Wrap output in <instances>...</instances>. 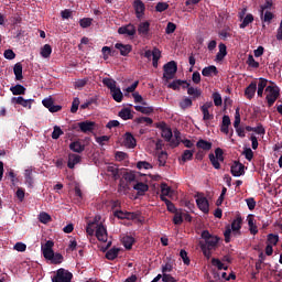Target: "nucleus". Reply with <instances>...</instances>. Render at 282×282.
Here are the masks:
<instances>
[{
	"label": "nucleus",
	"mask_w": 282,
	"mask_h": 282,
	"mask_svg": "<svg viewBox=\"0 0 282 282\" xmlns=\"http://www.w3.org/2000/svg\"><path fill=\"white\" fill-rule=\"evenodd\" d=\"M53 248L54 241L47 240L45 245L42 246V254L44 259L51 261V263H54L55 265H58V263H63V254L54 253Z\"/></svg>",
	"instance_id": "1"
},
{
	"label": "nucleus",
	"mask_w": 282,
	"mask_h": 282,
	"mask_svg": "<svg viewBox=\"0 0 282 282\" xmlns=\"http://www.w3.org/2000/svg\"><path fill=\"white\" fill-rule=\"evenodd\" d=\"M163 78L169 82L174 79L177 72V63L172 59L163 66Z\"/></svg>",
	"instance_id": "2"
},
{
	"label": "nucleus",
	"mask_w": 282,
	"mask_h": 282,
	"mask_svg": "<svg viewBox=\"0 0 282 282\" xmlns=\"http://www.w3.org/2000/svg\"><path fill=\"white\" fill-rule=\"evenodd\" d=\"M265 93H267L265 99L268 101V106L272 107L276 102V99L280 97V89L278 88V86L269 85L265 88Z\"/></svg>",
	"instance_id": "3"
},
{
	"label": "nucleus",
	"mask_w": 282,
	"mask_h": 282,
	"mask_svg": "<svg viewBox=\"0 0 282 282\" xmlns=\"http://www.w3.org/2000/svg\"><path fill=\"white\" fill-rule=\"evenodd\" d=\"M144 58H147L148 61H153V67L158 68V63L159 59L162 57V53L160 51V48L154 47L152 51L151 50H145V53L142 54Z\"/></svg>",
	"instance_id": "4"
},
{
	"label": "nucleus",
	"mask_w": 282,
	"mask_h": 282,
	"mask_svg": "<svg viewBox=\"0 0 282 282\" xmlns=\"http://www.w3.org/2000/svg\"><path fill=\"white\" fill-rule=\"evenodd\" d=\"M200 237L205 240V246L208 247V250H212L218 245L219 239L217 236H213L208 230L202 231Z\"/></svg>",
	"instance_id": "5"
},
{
	"label": "nucleus",
	"mask_w": 282,
	"mask_h": 282,
	"mask_svg": "<svg viewBox=\"0 0 282 282\" xmlns=\"http://www.w3.org/2000/svg\"><path fill=\"white\" fill-rule=\"evenodd\" d=\"M52 282H72V272L65 269H58L52 278Z\"/></svg>",
	"instance_id": "6"
},
{
	"label": "nucleus",
	"mask_w": 282,
	"mask_h": 282,
	"mask_svg": "<svg viewBox=\"0 0 282 282\" xmlns=\"http://www.w3.org/2000/svg\"><path fill=\"white\" fill-rule=\"evenodd\" d=\"M138 33L143 40H151V23L149 21L140 22Z\"/></svg>",
	"instance_id": "7"
},
{
	"label": "nucleus",
	"mask_w": 282,
	"mask_h": 282,
	"mask_svg": "<svg viewBox=\"0 0 282 282\" xmlns=\"http://www.w3.org/2000/svg\"><path fill=\"white\" fill-rule=\"evenodd\" d=\"M209 108H213V101H207L200 106V111L203 113V121L208 126V121L214 120V115L209 111Z\"/></svg>",
	"instance_id": "8"
},
{
	"label": "nucleus",
	"mask_w": 282,
	"mask_h": 282,
	"mask_svg": "<svg viewBox=\"0 0 282 282\" xmlns=\"http://www.w3.org/2000/svg\"><path fill=\"white\" fill-rule=\"evenodd\" d=\"M122 178L127 182L124 185V182L121 180L119 183L120 187L129 188V184L135 182V173L134 172H127V170H122Z\"/></svg>",
	"instance_id": "9"
},
{
	"label": "nucleus",
	"mask_w": 282,
	"mask_h": 282,
	"mask_svg": "<svg viewBox=\"0 0 282 282\" xmlns=\"http://www.w3.org/2000/svg\"><path fill=\"white\" fill-rule=\"evenodd\" d=\"M74 203L76 205H83L85 204V195L83 194V191L80 189V184L77 182H74Z\"/></svg>",
	"instance_id": "10"
},
{
	"label": "nucleus",
	"mask_w": 282,
	"mask_h": 282,
	"mask_svg": "<svg viewBox=\"0 0 282 282\" xmlns=\"http://www.w3.org/2000/svg\"><path fill=\"white\" fill-rule=\"evenodd\" d=\"M243 219L240 215H238L231 223V230L234 236H241Z\"/></svg>",
	"instance_id": "11"
},
{
	"label": "nucleus",
	"mask_w": 282,
	"mask_h": 282,
	"mask_svg": "<svg viewBox=\"0 0 282 282\" xmlns=\"http://www.w3.org/2000/svg\"><path fill=\"white\" fill-rule=\"evenodd\" d=\"M80 131L84 133L94 132L96 129V121L85 120L77 123Z\"/></svg>",
	"instance_id": "12"
},
{
	"label": "nucleus",
	"mask_w": 282,
	"mask_h": 282,
	"mask_svg": "<svg viewBox=\"0 0 282 282\" xmlns=\"http://www.w3.org/2000/svg\"><path fill=\"white\" fill-rule=\"evenodd\" d=\"M42 104L46 109H48V111H51V113H56L61 111V109H63V107L58 105H54V99H52V97L43 99Z\"/></svg>",
	"instance_id": "13"
},
{
	"label": "nucleus",
	"mask_w": 282,
	"mask_h": 282,
	"mask_svg": "<svg viewBox=\"0 0 282 282\" xmlns=\"http://www.w3.org/2000/svg\"><path fill=\"white\" fill-rule=\"evenodd\" d=\"M231 175L235 177H240L245 175V165L239 161H235L231 164Z\"/></svg>",
	"instance_id": "14"
},
{
	"label": "nucleus",
	"mask_w": 282,
	"mask_h": 282,
	"mask_svg": "<svg viewBox=\"0 0 282 282\" xmlns=\"http://www.w3.org/2000/svg\"><path fill=\"white\" fill-rule=\"evenodd\" d=\"M12 105H21V107H28V109H32V102L34 99H25L22 96L13 97L11 99Z\"/></svg>",
	"instance_id": "15"
},
{
	"label": "nucleus",
	"mask_w": 282,
	"mask_h": 282,
	"mask_svg": "<svg viewBox=\"0 0 282 282\" xmlns=\"http://www.w3.org/2000/svg\"><path fill=\"white\" fill-rule=\"evenodd\" d=\"M123 145L128 149H135L137 147L135 137L130 132H126L123 134Z\"/></svg>",
	"instance_id": "16"
},
{
	"label": "nucleus",
	"mask_w": 282,
	"mask_h": 282,
	"mask_svg": "<svg viewBox=\"0 0 282 282\" xmlns=\"http://www.w3.org/2000/svg\"><path fill=\"white\" fill-rule=\"evenodd\" d=\"M161 138H163L166 142L170 143V147H172L173 130L166 127L165 123L161 126Z\"/></svg>",
	"instance_id": "17"
},
{
	"label": "nucleus",
	"mask_w": 282,
	"mask_h": 282,
	"mask_svg": "<svg viewBox=\"0 0 282 282\" xmlns=\"http://www.w3.org/2000/svg\"><path fill=\"white\" fill-rule=\"evenodd\" d=\"M118 33L120 35L134 36L137 33V29H135V25L128 24V25H123V26L119 28Z\"/></svg>",
	"instance_id": "18"
},
{
	"label": "nucleus",
	"mask_w": 282,
	"mask_h": 282,
	"mask_svg": "<svg viewBox=\"0 0 282 282\" xmlns=\"http://www.w3.org/2000/svg\"><path fill=\"white\" fill-rule=\"evenodd\" d=\"M96 237L99 241H102L104 243L107 242L108 232H107L105 225H102V224L97 225Z\"/></svg>",
	"instance_id": "19"
},
{
	"label": "nucleus",
	"mask_w": 282,
	"mask_h": 282,
	"mask_svg": "<svg viewBox=\"0 0 282 282\" xmlns=\"http://www.w3.org/2000/svg\"><path fill=\"white\" fill-rule=\"evenodd\" d=\"M115 48L120 52L122 57H127V55L132 52V45L130 44L116 43Z\"/></svg>",
	"instance_id": "20"
},
{
	"label": "nucleus",
	"mask_w": 282,
	"mask_h": 282,
	"mask_svg": "<svg viewBox=\"0 0 282 282\" xmlns=\"http://www.w3.org/2000/svg\"><path fill=\"white\" fill-rule=\"evenodd\" d=\"M196 204L202 213L208 214L209 213V203L206 197H199L196 199Z\"/></svg>",
	"instance_id": "21"
},
{
	"label": "nucleus",
	"mask_w": 282,
	"mask_h": 282,
	"mask_svg": "<svg viewBox=\"0 0 282 282\" xmlns=\"http://www.w3.org/2000/svg\"><path fill=\"white\" fill-rule=\"evenodd\" d=\"M257 88H258V83L257 82H251L246 90H245V95L248 99H252L254 96H256V91H257Z\"/></svg>",
	"instance_id": "22"
},
{
	"label": "nucleus",
	"mask_w": 282,
	"mask_h": 282,
	"mask_svg": "<svg viewBox=\"0 0 282 282\" xmlns=\"http://www.w3.org/2000/svg\"><path fill=\"white\" fill-rule=\"evenodd\" d=\"M247 221H248V227H249V231L252 236H257L259 232L258 226L254 223V217L253 215H248L247 217Z\"/></svg>",
	"instance_id": "23"
},
{
	"label": "nucleus",
	"mask_w": 282,
	"mask_h": 282,
	"mask_svg": "<svg viewBox=\"0 0 282 282\" xmlns=\"http://www.w3.org/2000/svg\"><path fill=\"white\" fill-rule=\"evenodd\" d=\"M24 180L29 188H32V186H34V173L32 172V169H28L24 171Z\"/></svg>",
	"instance_id": "24"
},
{
	"label": "nucleus",
	"mask_w": 282,
	"mask_h": 282,
	"mask_svg": "<svg viewBox=\"0 0 282 282\" xmlns=\"http://www.w3.org/2000/svg\"><path fill=\"white\" fill-rule=\"evenodd\" d=\"M173 133H174V138H172L171 148H178L183 141L182 133L178 129H175Z\"/></svg>",
	"instance_id": "25"
},
{
	"label": "nucleus",
	"mask_w": 282,
	"mask_h": 282,
	"mask_svg": "<svg viewBox=\"0 0 282 282\" xmlns=\"http://www.w3.org/2000/svg\"><path fill=\"white\" fill-rule=\"evenodd\" d=\"M218 48H219V51H218V53L216 54V61H217V62H221V61H224V58H225V57L227 56V54H228V52H227V45L220 43V44L218 45Z\"/></svg>",
	"instance_id": "26"
},
{
	"label": "nucleus",
	"mask_w": 282,
	"mask_h": 282,
	"mask_svg": "<svg viewBox=\"0 0 282 282\" xmlns=\"http://www.w3.org/2000/svg\"><path fill=\"white\" fill-rule=\"evenodd\" d=\"M118 116L121 117L123 121L133 120L134 118L132 110L130 108H122L119 111Z\"/></svg>",
	"instance_id": "27"
},
{
	"label": "nucleus",
	"mask_w": 282,
	"mask_h": 282,
	"mask_svg": "<svg viewBox=\"0 0 282 282\" xmlns=\"http://www.w3.org/2000/svg\"><path fill=\"white\" fill-rule=\"evenodd\" d=\"M133 7H134L135 14L138 18H140L142 14H144L145 6L142 2V0H134Z\"/></svg>",
	"instance_id": "28"
},
{
	"label": "nucleus",
	"mask_w": 282,
	"mask_h": 282,
	"mask_svg": "<svg viewBox=\"0 0 282 282\" xmlns=\"http://www.w3.org/2000/svg\"><path fill=\"white\" fill-rule=\"evenodd\" d=\"M10 91L13 94V96H25L26 89L23 85L17 84L15 86L10 87Z\"/></svg>",
	"instance_id": "29"
},
{
	"label": "nucleus",
	"mask_w": 282,
	"mask_h": 282,
	"mask_svg": "<svg viewBox=\"0 0 282 282\" xmlns=\"http://www.w3.org/2000/svg\"><path fill=\"white\" fill-rule=\"evenodd\" d=\"M107 172L110 173L115 180H119L123 174V170H119L116 165H108Z\"/></svg>",
	"instance_id": "30"
},
{
	"label": "nucleus",
	"mask_w": 282,
	"mask_h": 282,
	"mask_svg": "<svg viewBox=\"0 0 282 282\" xmlns=\"http://www.w3.org/2000/svg\"><path fill=\"white\" fill-rule=\"evenodd\" d=\"M135 243V239L133 238V236H123L122 238V246L128 249L131 250L133 245Z\"/></svg>",
	"instance_id": "31"
},
{
	"label": "nucleus",
	"mask_w": 282,
	"mask_h": 282,
	"mask_svg": "<svg viewBox=\"0 0 282 282\" xmlns=\"http://www.w3.org/2000/svg\"><path fill=\"white\" fill-rule=\"evenodd\" d=\"M213 73L215 76L218 74V69L215 65L206 66L202 70L204 77H210Z\"/></svg>",
	"instance_id": "32"
},
{
	"label": "nucleus",
	"mask_w": 282,
	"mask_h": 282,
	"mask_svg": "<svg viewBox=\"0 0 282 282\" xmlns=\"http://www.w3.org/2000/svg\"><path fill=\"white\" fill-rule=\"evenodd\" d=\"M13 74L15 76V80H23V65H21V63H17L14 65Z\"/></svg>",
	"instance_id": "33"
},
{
	"label": "nucleus",
	"mask_w": 282,
	"mask_h": 282,
	"mask_svg": "<svg viewBox=\"0 0 282 282\" xmlns=\"http://www.w3.org/2000/svg\"><path fill=\"white\" fill-rule=\"evenodd\" d=\"M196 148L204 151H210L213 149V143L206 141L205 139H199V141L196 143Z\"/></svg>",
	"instance_id": "34"
},
{
	"label": "nucleus",
	"mask_w": 282,
	"mask_h": 282,
	"mask_svg": "<svg viewBox=\"0 0 282 282\" xmlns=\"http://www.w3.org/2000/svg\"><path fill=\"white\" fill-rule=\"evenodd\" d=\"M212 265L216 267L218 271H228V265H225V263L220 259L213 258Z\"/></svg>",
	"instance_id": "35"
},
{
	"label": "nucleus",
	"mask_w": 282,
	"mask_h": 282,
	"mask_svg": "<svg viewBox=\"0 0 282 282\" xmlns=\"http://www.w3.org/2000/svg\"><path fill=\"white\" fill-rule=\"evenodd\" d=\"M267 86H268V80L264 79L263 77H261V78L259 79V83H258V90H257V95H258L259 97H262V96H263V91H264V89L267 88Z\"/></svg>",
	"instance_id": "36"
},
{
	"label": "nucleus",
	"mask_w": 282,
	"mask_h": 282,
	"mask_svg": "<svg viewBox=\"0 0 282 282\" xmlns=\"http://www.w3.org/2000/svg\"><path fill=\"white\" fill-rule=\"evenodd\" d=\"M89 83V78L88 77H84V79H75L74 80V88L82 90L85 86H87Z\"/></svg>",
	"instance_id": "37"
},
{
	"label": "nucleus",
	"mask_w": 282,
	"mask_h": 282,
	"mask_svg": "<svg viewBox=\"0 0 282 282\" xmlns=\"http://www.w3.org/2000/svg\"><path fill=\"white\" fill-rule=\"evenodd\" d=\"M134 191H137L140 195L149 192V185H147L145 183L142 182H138L135 183V185L133 186Z\"/></svg>",
	"instance_id": "38"
},
{
	"label": "nucleus",
	"mask_w": 282,
	"mask_h": 282,
	"mask_svg": "<svg viewBox=\"0 0 282 282\" xmlns=\"http://www.w3.org/2000/svg\"><path fill=\"white\" fill-rule=\"evenodd\" d=\"M85 143L83 141H75L72 143V151L73 152H77V153H80L83 151H85Z\"/></svg>",
	"instance_id": "39"
},
{
	"label": "nucleus",
	"mask_w": 282,
	"mask_h": 282,
	"mask_svg": "<svg viewBox=\"0 0 282 282\" xmlns=\"http://www.w3.org/2000/svg\"><path fill=\"white\" fill-rule=\"evenodd\" d=\"M110 94L116 102H122L123 94L120 88H117V86H116L115 89Z\"/></svg>",
	"instance_id": "40"
},
{
	"label": "nucleus",
	"mask_w": 282,
	"mask_h": 282,
	"mask_svg": "<svg viewBox=\"0 0 282 282\" xmlns=\"http://www.w3.org/2000/svg\"><path fill=\"white\" fill-rule=\"evenodd\" d=\"M42 58H50L52 56V45L45 44L40 52Z\"/></svg>",
	"instance_id": "41"
},
{
	"label": "nucleus",
	"mask_w": 282,
	"mask_h": 282,
	"mask_svg": "<svg viewBox=\"0 0 282 282\" xmlns=\"http://www.w3.org/2000/svg\"><path fill=\"white\" fill-rule=\"evenodd\" d=\"M119 253H120V249H119V248L109 249V250L106 252V259H108V260H115L116 258H118Z\"/></svg>",
	"instance_id": "42"
},
{
	"label": "nucleus",
	"mask_w": 282,
	"mask_h": 282,
	"mask_svg": "<svg viewBox=\"0 0 282 282\" xmlns=\"http://www.w3.org/2000/svg\"><path fill=\"white\" fill-rule=\"evenodd\" d=\"M180 108L185 111V109H188L193 106V100L188 97H185L178 102Z\"/></svg>",
	"instance_id": "43"
},
{
	"label": "nucleus",
	"mask_w": 282,
	"mask_h": 282,
	"mask_svg": "<svg viewBox=\"0 0 282 282\" xmlns=\"http://www.w3.org/2000/svg\"><path fill=\"white\" fill-rule=\"evenodd\" d=\"M104 85L110 89V93L116 88L117 82L111 79L110 77H104L102 79Z\"/></svg>",
	"instance_id": "44"
},
{
	"label": "nucleus",
	"mask_w": 282,
	"mask_h": 282,
	"mask_svg": "<svg viewBox=\"0 0 282 282\" xmlns=\"http://www.w3.org/2000/svg\"><path fill=\"white\" fill-rule=\"evenodd\" d=\"M273 7L272 0H265V2L260 7V17L263 18L265 10H271Z\"/></svg>",
	"instance_id": "45"
},
{
	"label": "nucleus",
	"mask_w": 282,
	"mask_h": 282,
	"mask_svg": "<svg viewBox=\"0 0 282 282\" xmlns=\"http://www.w3.org/2000/svg\"><path fill=\"white\" fill-rule=\"evenodd\" d=\"M187 95L192 96V99H197L202 96V90L189 86V88L187 89Z\"/></svg>",
	"instance_id": "46"
},
{
	"label": "nucleus",
	"mask_w": 282,
	"mask_h": 282,
	"mask_svg": "<svg viewBox=\"0 0 282 282\" xmlns=\"http://www.w3.org/2000/svg\"><path fill=\"white\" fill-rule=\"evenodd\" d=\"M208 159L210 161V164L216 169V170H220L221 169V164L220 161L218 159H216V156L214 155V153H209L208 154Z\"/></svg>",
	"instance_id": "47"
},
{
	"label": "nucleus",
	"mask_w": 282,
	"mask_h": 282,
	"mask_svg": "<svg viewBox=\"0 0 282 282\" xmlns=\"http://www.w3.org/2000/svg\"><path fill=\"white\" fill-rule=\"evenodd\" d=\"M254 18L252 15V13H247V17L243 19V21L240 24V29H245L247 26H249V24H251L253 22Z\"/></svg>",
	"instance_id": "48"
},
{
	"label": "nucleus",
	"mask_w": 282,
	"mask_h": 282,
	"mask_svg": "<svg viewBox=\"0 0 282 282\" xmlns=\"http://www.w3.org/2000/svg\"><path fill=\"white\" fill-rule=\"evenodd\" d=\"M169 8H170V4L167 2H158L155 6V12L163 13V12H166Z\"/></svg>",
	"instance_id": "49"
},
{
	"label": "nucleus",
	"mask_w": 282,
	"mask_h": 282,
	"mask_svg": "<svg viewBox=\"0 0 282 282\" xmlns=\"http://www.w3.org/2000/svg\"><path fill=\"white\" fill-rule=\"evenodd\" d=\"M265 259H267L265 254L261 251V252L259 253V259L256 261V270H257L258 272L261 271V269H262V263L264 262Z\"/></svg>",
	"instance_id": "50"
},
{
	"label": "nucleus",
	"mask_w": 282,
	"mask_h": 282,
	"mask_svg": "<svg viewBox=\"0 0 282 282\" xmlns=\"http://www.w3.org/2000/svg\"><path fill=\"white\" fill-rule=\"evenodd\" d=\"M267 241H268V245L271 247L276 246L279 243V235L269 234Z\"/></svg>",
	"instance_id": "51"
},
{
	"label": "nucleus",
	"mask_w": 282,
	"mask_h": 282,
	"mask_svg": "<svg viewBox=\"0 0 282 282\" xmlns=\"http://www.w3.org/2000/svg\"><path fill=\"white\" fill-rule=\"evenodd\" d=\"M39 219L41 221V224H50V221H52V216H50V214L42 212L39 215Z\"/></svg>",
	"instance_id": "52"
},
{
	"label": "nucleus",
	"mask_w": 282,
	"mask_h": 282,
	"mask_svg": "<svg viewBox=\"0 0 282 282\" xmlns=\"http://www.w3.org/2000/svg\"><path fill=\"white\" fill-rule=\"evenodd\" d=\"M167 160V153L162 151L158 154L159 166H165Z\"/></svg>",
	"instance_id": "53"
},
{
	"label": "nucleus",
	"mask_w": 282,
	"mask_h": 282,
	"mask_svg": "<svg viewBox=\"0 0 282 282\" xmlns=\"http://www.w3.org/2000/svg\"><path fill=\"white\" fill-rule=\"evenodd\" d=\"M229 31H230V29H224V30L219 31L218 35H219L220 40L226 41V40H228V37H231L232 34Z\"/></svg>",
	"instance_id": "54"
},
{
	"label": "nucleus",
	"mask_w": 282,
	"mask_h": 282,
	"mask_svg": "<svg viewBox=\"0 0 282 282\" xmlns=\"http://www.w3.org/2000/svg\"><path fill=\"white\" fill-rule=\"evenodd\" d=\"M195 151L194 150H185L182 154V160L184 162L191 161L193 159Z\"/></svg>",
	"instance_id": "55"
},
{
	"label": "nucleus",
	"mask_w": 282,
	"mask_h": 282,
	"mask_svg": "<svg viewBox=\"0 0 282 282\" xmlns=\"http://www.w3.org/2000/svg\"><path fill=\"white\" fill-rule=\"evenodd\" d=\"M134 122H137L138 124L145 122L148 126H151L153 123V119H151L150 117H139L134 120Z\"/></svg>",
	"instance_id": "56"
},
{
	"label": "nucleus",
	"mask_w": 282,
	"mask_h": 282,
	"mask_svg": "<svg viewBox=\"0 0 282 282\" xmlns=\"http://www.w3.org/2000/svg\"><path fill=\"white\" fill-rule=\"evenodd\" d=\"M184 80L177 79L169 84V88H172L173 90H180Z\"/></svg>",
	"instance_id": "57"
},
{
	"label": "nucleus",
	"mask_w": 282,
	"mask_h": 282,
	"mask_svg": "<svg viewBox=\"0 0 282 282\" xmlns=\"http://www.w3.org/2000/svg\"><path fill=\"white\" fill-rule=\"evenodd\" d=\"M247 64L249 67L251 68H259L260 67V63L256 62V59L253 58L252 55H249L247 58Z\"/></svg>",
	"instance_id": "58"
},
{
	"label": "nucleus",
	"mask_w": 282,
	"mask_h": 282,
	"mask_svg": "<svg viewBox=\"0 0 282 282\" xmlns=\"http://www.w3.org/2000/svg\"><path fill=\"white\" fill-rule=\"evenodd\" d=\"M61 135H63V130L61 129V127L55 126L54 130L52 132L53 140H58L61 138Z\"/></svg>",
	"instance_id": "59"
},
{
	"label": "nucleus",
	"mask_w": 282,
	"mask_h": 282,
	"mask_svg": "<svg viewBox=\"0 0 282 282\" xmlns=\"http://www.w3.org/2000/svg\"><path fill=\"white\" fill-rule=\"evenodd\" d=\"M173 223H174L175 226H182V223H183V214L176 212L175 215H174V218H173Z\"/></svg>",
	"instance_id": "60"
},
{
	"label": "nucleus",
	"mask_w": 282,
	"mask_h": 282,
	"mask_svg": "<svg viewBox=\"0 0 282 282\" xmlns=\"http://www.w3.org/2000/svg\"><path fill=\"white\" fill-rule=\"evenodd\" d=\"M172 193V188L166 185V183H161V194L164 196H170Z\"/></svg>",
	"instance_id": "61"
},
{
	"label": "nucleus",
	"mask_w": 282,
	"mask_h": 282,
	"mask_svg": "<svg viewBox=\"0 0 282 282\" xmlns=\"http://www.w3.org/2000/svg\"><path fill=\"white\" fill-rule=\"evenodd\" d=\"M137 167H138L139 170H142V169H144V170H151V169H152V165H151V163H149V162H147V161H139L138 164H137Z\"/></svg>",
	"instance_id": "62"
},
{
	"label": "nucleus",
	"mask_w": 282,
	"mask_h": 282,
	"mask_svg": "<svg viewBox=\"0 0 282 282\" xmlns=\"http://www.w3.org/2000/svg\"><path fill=\"white\" fill-rule=\"evenodd\" d=\"M213 98L216 107H220L223 105L221 94L214 93Z\"/></svg>",
	"instance_id": "63"
},
{
	"label": "nucleus",
	"mask_w": 282,
	"mask_h": 282,
	"mask_svg": "<svg viewBox=\"0 0 282 282\" xmlns=\"http://www.w3.org/2000/svg\"><path fill=\"white\" fill-rule=\"evenodd\" d=\"M215 158L219 162H224L225 161L224 151L221 150V148H216Z\"/></svg>",
	"instance_id": "64"
}]
</instances>
